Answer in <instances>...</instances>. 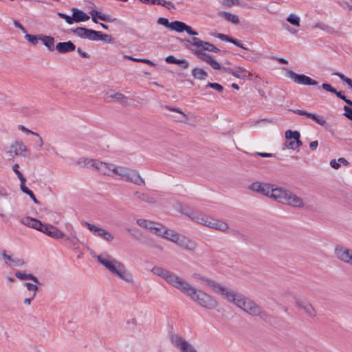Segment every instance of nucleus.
Listing matches in <instances>:
<instances>
[{
  "label": "nucleus",
  "mask_w": 352,
  "mask_h": 352,
  "mask_svg": "<svg viewBox=\"0 0 352 352\" xmlns=\"http://www.w3.org/2000/svg\"><path fill=\"white\" fill-rule=\"evenodd\" d=\"M94 257L113 276L128 284H133V275L126 270L123 263L107 253L101 254Z\"/></svg>",
  "instance_id": "2"
},
{
  "label": "nucleus",
  "mask_w": 352,
  "mask_h": 352,
  "mask_svg": "<svg viewBox=\"0 0 352 352\" xmlns=\"http://www.w3.org/2000/svg\"><path fill=\"white\" fill-rule=\"evenodd\" d=\"M55 48L59 53L66 54L74 52L76 49V46L72 41H69L67 42L58 43Z\"/></svg>",
  "instance_id": "23"
},
{
  "label": "nucleus",
  "mask_w": 352,
  "mask_h": 352,
  "mask_svg": "<svg viewBox=\"0 0 352 352\" xmlns=\"http://www.w3.org/2000/svg\"><path fill=\"white\" fill-rule=\"evenodd\" d=\"M334 252L338 259L352 266V250L338 246L335 248Z\"/></svg>",
  "instance_id": "15"
},
{
  "label": "nucleus",
  "mask_w": 352,
  "mask_h": 352,
  "mask_svg": "<svg viewBox=\"0 0 352 352\" xmlns=\"http://www.w3.org/2000/svg\"><path fill=\"white\" fill-rule=\"evenodd\" d=\"M344 115L349 119H350L351 120H352V108H350L347 106H344Z\"/></svg>",
  "instance_id": "58"
},
{
  "label": "nucleus",
  "mask_w": 352,
  "mask_h": 352,
  "mask_svg": "<svg viewBox=\"0 0 352 352\" xmlns=\"http://www.w3.org/2000/svg\"><path fill=\"white\" fill-rule=\"evenodd\" d=\"M96 41H103L105 43H111L113 42V37L110 34H102L101 32L97 31Z\"/></svg>",
  "instance_id": "41"
},
{
  "label": "nucleus",
  "mask_w": 352,
  "mask_h": 352,
  "mask_svg": "<svg viewBox=\"0 0 352 352\" xmlns=\"http://www.w3.org/2000/svg\"><path fill=\"white\" fill-rule=\"evenodd\" d=\"M201 279L206 282V285L210 287L214 293L221 296L228 302L235 305H236L242 296V294L236 292L212 279L207 278H201Z\"/></svg>",
  "instance_id": "4"
},
{
  "label": "nucleus",
  "mask_w": 352,
  "mask_h": 352,
  "mask_svg": "<svg viewBox=\"0 0 352 352\" xmlns=\"http://www.w3.org/2000/svg\"><path fill=\"white\" fill-rule=\"evenodd\" d=\"M334 252L338 259L352 266V250L338 246L335 248Z\"/></svg>",
  "instance_id": "14"
},
{
  "label": "nucleus",
  "mask_w": 352,
  "mask_h": 352,
  "mask_svg": "<svg viewBox=\"0 0 352 352\" xmlns=\"http://www.w3.org/2000/svg\"><path fill=\"white\" fill-rule=\"evenodd\" d=\"M57 15L63 19H65V21L68 23V24H72L74 23V19H73V15L72 16H69V15H67L64 13H62V12H58L57 13Z\"/></svg>",
  "instance_id": "49"
},
{
  "label": "nucleus",
  "mask_w": 352,
  "mask_h": 352,
  "mask_svg": "<svg viewBox=\"0 0 352 352\" xmlns=\"http://www.w3.org/2000/svg\"><path fill=\"white\" fill-rule=\"evenodd\" d=\"M333 75L338 76L343 82H346L352 89V80L347 78L343 74L340 72H335Z\"/></svg>",
  "instance_id": "46"
},
{
  "label": "nucleus",
  "mask_w": 352,
  "mask_h": 352,
  "mask_svg": "<svg viewBox=\"0 0 352 352\" xmlns=\"http://www.w3.org/2000/svg\"><path fill=\"white\" fill-rule=\"evenodd\" d=\"M208 64L214 69L220 70L222 68L220 64L213 59H212Z\"/></svg>",
  "instance_id": "61"
},
{
  "label": "nucleus",
  "mask_w": 352,
  "mask_h": 352,
  "mask_svg": "<svg viewBox=\"0 0 352 352\" xmlns=\"http://www.w3.org/2000/svg\"><path fill=\"white\" fill-rule=\"evenodd\" d=\"M236 306L252 316H259L263 319L267 318V314L256 302L243 294Z\"/></svg>",
  "instance_id": "9"
},
{
  "label": "nucleus",
  "mask_w": 352,
  "mask_h": 352,
  "mask_svg": "<svg viewBox=\"0 0 352 352\" xmlns=\"http://www.w3.org/2000/svg\"><path fill=\"white\" fill-rule=\"evenodd\" d=\"M6 153L9 156L8 160L14 161L15 156H25L28 148L22 141H14L6 147Z\"/></svg>",
  "instance_id": "11"
},
{
  "label": "nucleus",
  "mask_w": 352,
  "mask_h": 352,
  "mask_svg": "<svg viewBox=\"0 0 352 352\" xmlns=\"http://www.w3.org/2000/svg\"><path fill=\"white\" fill-rule=\"evenodd\" d=\"M182 352H197L190 344Z\"/></svg>",
  "instance_id": "64"
},
{
  "label": "nucleus",
  "mask_w": 352,
  "mask_h": 352,
  "mask_svg": "<svg viewBox=\"0 0 352 352\" xmlns=\"http://www.w3.org/2000/svg\"><path fill=\"white\" fill-rule=\"evenodd\" d=\"M164 228L165 226L157 223V226H155L151 233L162 237Z\"/></svg>",
  "instance_id": "47"
},
{
  "label": "nucleus",
  "mask_w": 352,
  "mask_h": 352,
  "mask_svg": "<svg viewBox=\"0 0 352 352\" xmlns=\"http://www.w3.org/2000/svg\"><path fill=\"white\" fill-rule=\"evenodd\" d=\"M157 23L160 25L170 28V23H169L168 20L166 18L160 17L158 18Z\"/></svg>",
  "instance_id": "53"
},
{
  "label": "nucleus",
  "mask_w": 352,
  "mask_h": 352,
  "mask_svg": "<svg viewBox=\"0 0 352 352\" xmlns=\"http://www.w3.org/2000/svg\"><path fill=\"white\" fill-rule=\"evenodd\" d=\"M81 223L95 236H100L108 242L112 241L114 239V236L111 233L102 228L87 221H82Z\"/></svg>",
  "instance_id": "12"
},
{
  "label": "nucleus",
  "mask_w": 352,
  "mask_h": 352,
  "mask_svg": "<svg viewBox=\"0 0 352 352\" xmlns=\"http://www.w3.org/2000/svg\"><path fill=\"white\" fill-rule=\"evenodd\" d=\"M113 177L130 182L138 186H144L145 181L140 176V173L126 166L116 165Z\"/></svg>",
  "instance_id": "8"
},
{
  "label": "nucleus",
  "mask_w": 352,
  "mask_h": 352,
  "mask_svg": "<svg viewBox=\"0 0 352 352\" xmlns=\"http://www.w3.org/2000/svg\"><path fill=\"white\" fill-rule=\"evenodd\" d=\"M185 41L189 44L197 48L195 50H192V51L198 56L199 58L203 61H205L208 64L212 58L209 54L204 53V51L213 52L216 53L219 52V49L215 47L214 45L208 42L204 41L197 37H192Z\"/></svg>",
  "instance_id": "7"
},
{
  "label": "nucleus",
  "mask_w": 352,
  "mask_h": 352,
  "mask_svg": "<svg viewBox=\"0 0 352 352\" xmlns=\"http://www.w3.org/2000/svg\"><path fill=\"white\" fill-rule=\"evenodd\" d=\"M216 36L223 41H226L230 43H231L232 38V37L223 34H217Z\"/></svg>",
  "instance_id": "62"
},
{
  "label": "nucleus",
  "mask_w": 352,
  "mask_h": 352,
  "mask_svg": "<svg viewBox=\"0 0 352 352\" xmlns=\"http://www.w3.org/2000/svg\"><path fill=\"white\" fill-rule=\"evenodd\" d=\"M136 223L139 226L149 230L151 232H153L155 226H157V223L143 219H137Z\"/></svg>",
  "instance_id": "31"
},
{
  "label": "nucleus",
  "mask_w": 352,
  "mask_h": 352,
  "mask_svg": "<svg viewBox=\"0 0 352 352\" xmlns=\"http://www.w3.org/2000/svg\"><path fill=\"white\" fill-rule=\"evenodd\" d=\"M142 3L151 5H159L160 0H139Z\"/></svg>",
  "instance_id": "63"
},
{
  "label": "nucleus",
  "mask_w": 352,
  "mask_h": 352,
  "mask_svg": "<svg viewBox=\"0 0 352 352\" xmlns=\"http://www.w3.org/2000/svg\"><path fill=\"white\" fill-rule=\"evenodd\" d=\"M286 75L294 82L304 85H317L318 82L305 74H298L292 70L286 69Z\"/></svg>",
  "instance_id": "13"
},
{
  "label": "nucleus",
  "mask_w": 352,
  "mask_h": 352,
  "mask_svg": "<svg viewBox=\"0 0 352 352\" xmlns=\"http://www.w3.org/2000/svg\"><path fill=\"white\" fill-rule=\"evenodd\" d=\"M166 109L179 113L180 116L177 118V120L181 122L187 123V116L179 108L166 106Z\"/></svg>",
  "instance_id": "34"
},
{
  "label": "nucleus",
  "mask_w": 352,
  "mask_h": 352,
  "mask_svg": "<svg viewBox=\"0 0 352 352\" xmlns=\"http://www.w3.org/2000/svg\"><path fill=\"white\" fill-rule=\"evenodd\" d=\"M185 23L182 21H175L174 22L170 23V30H175L177 32H182L184 31Z\"/></svg>",
  "instance_id": "42"
},
{
  "label": "nucleus",
  "mask_w": 352,
  "mask_h": 352,
  "mask_svg": "<svg viewBox=\"0 0 352 352\" xmlns=\"http://www.w3.org/2000/svg\"><path fill=\"white\" fill-rule=\"evenodd\" d=\"M300 134L297 131L288 129L285 131V138L287 140H295V150L302 146V143L300 140Z\"/></svg>",
  "instance_id": "24"
},
{
  "label": "nucleus",
  "mask_w": 352,
  "mask_h": 352,
  "mask_svg": "<svg viewBox=\"0 0 352 352\" xmlns=\"http://www.w3.org/2000/svg\"><path fill=\"white\" fill-rule=\"evenodd\" d=\"M248 188L275 200V191L278 189V187H274V185L267 183L255 182L249 185Z\"/></svg>",
  "instance_id": "10"
},
{
  "label": "nucleus",
  "mask_w": 352,
  "mask_h": 352,
  "mask_svg": "<svg viewBox=\"0 0 352 352\" xmlns=\"http://www.w3.org/2000/svg\"><path fill=\"white\" fill-rule=\"evenodd\" d=\"M322 88L323 89H324L325 91H329L331 93H333V92H336V89L333 88L331 85L328 84V83H323L322 85Z\"/></svg>",
  "instance_id": "59"
},
{
  "label": "nucleus",
  "mask_w": 352,
  "mask_h": 352,
  "mask_svg": "<svg viewBox=\"0 0 352 352\" xmlns=\"http://www.w3.org/2000/svg\"><path fill=\"white\" fill-rule=\"evenodd\" d=\"M114 164L107 163L98 160L96 162V170L98 171L103 175L113 177L114 174V170L116 168Z\"/></svg>",
  "instance_id": "18"
},
{
  "label": "nucleus",
  "mask_w": 352,
  "mask_h": 352,
  "mask_svg": "<svg viewBox=\"0 0 352 352\" xmlns=\"http://www.w3.org/2000/svg\"><path fill=\"white\" fill-rule=\"evenodd\" d=\"M162 237L188 251H195L197 246V243L188 237L166 227L164 228Z\"/></svg>",
  "instance_id": "5"
},
{
  "label": "nucleus",
  "mask_w": 352,
  "mask_h": 352,
  "mask_svg": "<svg viewBox=\"0 0 352 352\" xmlns=\"http://www.w3.org/2000/svg\"><path fill=\"white\" fill-rule=\"evenodd\" d=\"M169 339L171 344L178 349L180 352H182L190 344L185 339H184L180 335L171 333L169 335Z\"/></svg>",
  "instance_id": "19"
},
{
  "label": "nucleus",
  "mask_w": 352,
  "mask_h": 352,
  "mask_svg": "<svg viewBox=\"0 0 352 352\" xmlns=\"http://www.w3.org/2000/svg\"><path fill=\"white\" fill-rule=\"evenodd\" d=\"M25 38L27 41H28L30 43H31L33 45H36L38 43V41L39 40V37H38L36 35H32V34H27L25 33Z\"/></svg>",
  "instance_id": "48"
},
{
  "label": "nucleus",
  "mask_w": 352,
  "mask_h": 352,
  "mask_svg": "<svg viewBox=\"0 0 352 352\" xmlns=\"http://www.w3.org/2000/svg\"><path fill=\"white\" fill-rule=\"evenodd\" d=\"M19 129L20 130H21L23 132H24V133H30V134H32V135H36L37 137H39V134L29 130L28 129H27L26 127H25L23 125H19Z\"/></svg>",
  "instance_id": "60"
},
{
  "label": "nucleus",
  "mask_w": 352,
  "mask_h": 352,
  "mask_svg": "<svg viewBox=\"0 0 352 352\" xmlns=\"http://www.w3.org/2000/svg\"><path fill=\"white\" fill-rule=\"evenodd\" d=\"M41 232L56 239H60L65 236L64 233L61 230L52 225L43 224Z\"/></svg>",
  "instance_id": "20"
},
{
  "label": "nucleus",
  "mask_w": 352,
  "mask_h": 352,
  "mask_svg": "<svg viewBox=\"0 0 352 352\" xmlns=\"http://www.w3.org/2000/svg\"><path fill=\"white\" fill-rule=\"evenodd\" d=\"M72 15L74 19V22L79 23L82 21H87L89 19V16L84 12L83 11L77 9L72 8Z\"/></svg>",
  "instance_id": "28"
},
{
  "label": "nucleus",
  "mask_w": 352,
  "mask_h": 352,
  "mask_svg": "<svg viewBox=\"0 0 352 352\" xmlns=\"http://www.w3.org/2000/svg\"><path fill=\"white\" fill-rule=\"evenodd\" d=\"M134 195L136 197L138 200L142 202H145L147 204H153L155 202V198L148 193H144L136 191L134 193Z\"/></svg>",
  "instance_id": "29"
},
{
  "label": "nucleus",
  "mask_w": 352,
  "mask_h": 352,
  "mask_svg": "<svg viewBox=\"0 0 352 352\" xmlns=\"http://www.w3.org/2000/svg\"><path fill=\"white\" fill-rule=\"evenodd\" d=\"M245 73V69L241 68V67H237L236 69L233 70L232 75H233L234 76H235L238 78L243 79L246 77V75Z\"/></svg>",
  "instance_id": "43"
},
{
  "label": "nucleus",
  "mask_w": 352,
  "mask_h": 352,
  "mask_svg": "<svg viewBox=\"0 0 352 352\" xmlns=\"http://www.w3.org/2000/svg\"><path fill=\"white\" fill-rule=\"evenodd\" d=\"M90 14L91 16L92 21L96 23H98L97 18L105 22H113L116 20V19H112L109 15L102 14L96 10H92L90 12Z\"/></svg>",
  "instance_id": "27"
},
{
  "label": "nucleus",
  "mask_w": 352,
  "mask_h": 352,
  "mask_svg": "<svg viewBox=\"0 0 352 352\" xmlns=\"http://www.w3.org/2000/svg\"><path fill=\"white\" fill-rule=\"evenodd\" d=\"M20 188L22 190V192H23L24 193L29 195L30 197L33 200V201L35 204H38L39 203V201L37 200V199L34 196L33 192L31 190H30L27 186H25V183L21 182Z\"/></svg>",
  "instance_id": "39"
},
{
  "label": "nucleus",
  "mask_w": 352,
  "mask_h": 352,
  "mask_svg": "<svg viewBox=\"0 0 352 352\" xmlns=\"http://www.w3.org/2000/svg\"><path fill=\"white\" fill-rule=\"evenodd\" d=\"M294 303L298 308L303 310L304 312L309 316L314 317L316 316V310L313 305L305 299L299 297H295Z\"/></svg>",
  "instance_id": "17"
},
{
  "label": "nucleus",
  "mask_w": 352,
  "mask_h": 352,
  "mask_svg": "<svg viewBox=\"0 0 352 352\" xmlns=\"http://www.w3.org/2000/svg\"><path fill=\"white\" fill-rule=\"evenodd\" d=\"M98 160L86 157H80L76 161V164L82 168H93L96 170Z\"/></svg>",
  "instance_id": "25"
},
{
  "label": "nucleus",
  "mask_w": 352,
  "mask_h": 352,
  "mask_svg": "<svg viewBox=\"0 0 352 352\" xmlns=\"http://www.w3.org/2000/svg\"><path fill=\"white\" fill-rule=\"evenodd\" d=\"M184 31H186L189 35L197 36L198 32L194 30L190 26L185 24Z\"/></svg>",
  "instance_id": "57"
},
{
  "label": "nucleus",
  "mask_w": 352,
  "mask_h": 352,
  "mask_svg": "<svg viewBox=\"0 0 352 352\" xmlns=\"http://www.w3.org/2000/svg\"><path fill=\"white\" fill-rule=\"evenodd\" d=\"M219 16L221 18H223L226 21L231 22L233 24H238L239 23V17L233 14L227 12H220L219 13Z\"/></svg>",
  "instance_id": "33"
},
{
  "label": "nucleus",
  "mask_w": 352,
  "mask_h": 352,
  "mask_svg": "<svg viewBox=\"0 0 352 352\" xmlns=\"http://www.w3.org/2000/svg\"><path fill=\"white\" fill-rule=\"evenodd\" d=\"M293 111L295 113H297L300 116H305L311 119L312 120L315 121L316 123L321 126H324L326 124V120L322 116L300 109L294 110Z\"/></svg>",
  "instance_id": "22"
},
{
  "label": "nucleus",
  "mask_w": 352,
  "mask_h": 352,
  "mask_svg": "<svg viewBox=\"0 0 352 352\" xmlns=\"http://www.w3.org/2000/svg\"><path fill=\"white\" fill-rule=\"evenodd\" d=\"M66 240L69 241L74 250H77L79 248L78 239L76 236L72 238L67 237Z\"/></svg>",
  "instance_id": "50"
},
{
  "label": "nucleus",
  "mask_w": 352,
  "mask_h": 352,
  "mask_svg": "<svg viewBox=\"0 0 352 352\" xmlns=\"http://www.w3.org/2000/svg\"><path fill=\"white\" fill-rule=\"evenodd\" d=\"M185 214L196 223L210 228L221 232H226L229 229V226L227 223L201 213L191 212L185 213Z\"/></svg>",
  "instance_id": "6"
},
{
  "label": "nucleus",
  "mask_w": 352,
  "mask_h": 352,
  "mask_svg": "<svg viewBox=\"0 0 352 352\" xmlns=\"http://www.w3.org/2000/svg\"><path fill=\"white\" fill-rule=\"evenodd\" d=\"M70 32H73L75 35L81 38L88 39L90 41H96V36L98 33L96 30L87 29L86 28L78 27L75 29H70Z\"/></svg>",
  "instance_id": "16"
},
{
  "label": "nucleus",
  "mask_w": 352,
  "mask_h": 352,
  "mask_svg": "<svg viewBox=\"0 0 352 352\" xmlns=\"http://www.w3.org/2000/svg\"><path fill=\"white\" fill-rule=\"evenodd\" d=\"M109 97L116 100V101L119 102L120 103H121L123 105L127 104V102H128L127 98L124 94H122L121 93L118 92V93L111 94L109 96Z\"/></svg>",
  "instance_id": "38"
},
{
  "label": "nucleus",
  "mask_w": 352,
  "mask_h": 352,
  "mask_svg": "<svg viewBox=\"0 0 352 352\" xmlns=\"http://www.w3.org/2000/svg\"><path fill=\"white\" fill-rule=\"evenodd\" d=\"M21 222L23 225L34 228L40 232L43 226L40 221L29 217L22 219Z\"/></svg>",
  "instance_id": "26"
},
{
  "label": "nucleus",
  "mask_w": 352,
  "mask_h": 352,
  "mask_svg": "<svg viewBox=\"0 0 352 352\" xmlns=\"http://www.w3.org/2000/svg\"><path fill=\"white\" fill-rule=\"evenodd\" d=\"M349 164L348 161L344 157H340L337 160H332L330 162V166L334 169H338L340 168L341 164L347 166Z\"/></svg>",
  "instance_id": "36"
},
{
  "label": "nucleus",
  "mask_w": 352,
  "mask_h": 352,
  "mask_svg": "<svg viewBox=\"0 0 352 352\" xmlns=\"http://www.w3.org/2000/svg\"><path fill=\"white\" fill-rule=\"evenodd\" d=\"M192 75L194 76V78L199 80L206 79L208 76L207 72H205L203 69L200 68L193 69L192 71Z\"/></svg>",
  "instance_id": "37"
},
{
  "label": "nucleus",
  "mask_w": 352,
  "mask_h": 352,
  "mask_svg": "<svg viewBox=\"0 0 352 352\" xmlns=\"http://www.w3.org/2000/svg\"><path fill=\"white\" fill-rule=\"evenodd\" d=\"M1 255L5 264L10 267H19L25 264L23 259L13 258L11 255L8 254L6 251H3Z\"/></svg>",
  "instance_id": "21"
},
{
  "label": "nucleus",
  "mask_w": 352,
  "mask_h": 352,
  "mask_svg": "<svg viewBox=\"0 0 352 352\" xmlns=\"http://www.w3.org/2000/svg\"><path fill=\"white\" fill-rule=\"evenodd\" d=\"M159 5L166 8L168 10H175V6L170 1H166L165 0H160Z\"/></svg>",
  "instance_id": "51"
},
{
  "label": "nucleus",
  "mask_w": 352,
  "mask_h": 352,
  "mask_svg": "<svg viewBox=\"0 0 352 352\" xmlns=\"http://www.w3.org/2000/svg\"><path fill=\"white\" fill-rule=\"evenodd\" d=\"M25 287L27 288L28 291L33 292V294H35L38 289V286L30 283H25Z\"/></svg>",
  "instance_id": "55"
},
{
  "label": "nucleus",
  "mask_w": 352,
  "mask_h": 352,
  "mask_svg": "<svg viewBox=\"0 0 352 352\" xmlns=\"http://www.w3.org/2000/svg\"><path fill=\"white\" fill-rule=\"evenodd\" d=\"M295 140H287L284 144L285 148L295 150Z\"/></svg>",
  "instance_id": "56"
},
{
  "label": "nucleus",
  "mask_w": 352,
  "mask_h": 352,
  "mask_svg": "<svg viewBox=\"0 0 352 352\" xmlns=\"http://www.w3.org/2000/svg\"><path fill=\"white\" fill-rule=\"evenodd\" d=\"M166 62L170 64H180L184 63V69H187L189 67V63L186 60H179L174 57L173 56H168L165 59Z\"/></svg>",
  "instance_id": "35"
},
{
  "label": "nucleus",
  "mask_w": 352,
  "mask_h": 352,
  "mask_svg": "<svg viewBox=\"0 0 352 352\" xmlns=\"http://www.w3.org/2000/svg\"><path fill=\"white\" fill-rule=\"evenodd\" d=\"M15 276L17 278L22 280H31L33 282H34L35 283H38V284L40 283L38 278L31 274H26V273L22 272L21 271H17L15 273Z\"/></svg>",
  "instance_id": "32"
},
{
  "label": "nucleus",
  "mask_w": 352,
  "mask_h": 352,
  "mask_svg": "<svg viewBox=\"0 0 352 352\" xmlns=\"http://www.w3.org/2000/svg\"><path fill=\"white\" fill-rule=\"evenodd\" d=\"M287 21L294 25H300V18L295 14H289V16L287 18Z\"/></svg>",
  "instance_id": "45"
},
{
  "label": "nucleus",
  "mask_w": 352,
  "mask_h": 352,
  "mask_svg": "<svg viewBox=\"0 0 352 352\" xmlns=\"http://www.w3.org/2000/svg\"><path fill=\"white\" fill-rule=\"evenodd\" d=\"M19 164H15L12 166V170L16 173V175H17L18 178L19 179V180H20V182L21 183H25L26 179L23 175V174L19 170Z\"/></svg>",
  "instance_id": "44"
},
{
  "label": "nucleus",
  "mask_w": 352,
  "mask_h": 352,
  "mask_svg": "<svg viewBox=\"0 0 352 352\" xmlns=\"http://www.w3.org/2000/svg\"><path fill=\"white\" fill-rule=\"evenodd\" d=\"M316 28H318L321 30H325L329 33H332L333 32V29L324 23H317L315 25Z\"/></svg>",
  "instance_id": "54"
},
{
  "label": "nucleus",
  "mask_w": 352,
  "mask_h": 352,
  "mask_svg": "<svg viewBox=\"0 0 352 352\" xmlns=\"http://www.w3.org/2000/svg\"><path fill=\"white\" fill-rule=\"evenodd\" d=\"M151 272L188 296L199 306L208 309H214L218 307L219 303L213 296L201 289H196L173 272L160 266H154L151 269Z\"/></svg>",
  "instance_id": "1"
},
{
  "label": "nucleus",
  "mask_w": 352,
  "mask_h": 352,
  "mask_svg": "<svg viewBox=\"0 0 352 352\" xmlns=\"http://www.w3.org/2000/svg\"><path fill=\"white\" fill-rule=\"evenodd\" d=\"M275 201L289 206L294 208H303L306 204L304 199L291 190L283 187H278L275 191Z\"/></svg>",
  "instance_id": "3"
},
{
  "label": "nucleus",
  "mask_w": 352,
  "mask_h": 352,
  "mask_svg": "<svg viewBox=\"0 0 352 352\" xmlns=\"http://www.w3.org/2000/svg\"><path fill=\"white\" fill-rule=\"evenodd\" d=\"M248 51L249 52V54H248L247 55L242 54L241 56L243 58H246L247 60L251 61H256L260 56L259 52L252 50H249Z\"/></svg>",
  "instance_id": "40"
},
{
  "label": "nucleus",
  "mask_w": 352,
  "mask_h": 352,
  "mask_svg": "<svg viewBox=\"0 0 352 352\" xmlns=\"http://www.w3.org/2000/svg\"><path fill=\"white\" fill-rule=\"evenodd\" d=\"M39 40L42 41L43 45L50 50L52 51L54 49V38L51 36L41 35L39 36Z\"/></svg>",
  "instance_id": "30"
},
{
  "label": "nucleus",
  "mask_w": 352,
  "mask_h": 352,
  "mask_svg": "<svg viewBox=\"0 0 352 352\" xmlns=\"http://www.w3.org/2000/svg\"><path fill=\"white\" fill-rule=\"evenodd\" d=\"M207 87L212 88L219 92H221L223 90V87L220 84L217 82H208Z\"/></svg>",
  "instance_id": "52"
}]
</instances>
